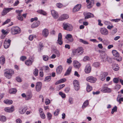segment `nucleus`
<instances>
[{
  "label": "nucleus",
  "mask_w": 123,
  "mask_h": 123,
  "mask_svg": "<svg viewBox=\"0 0 123 123\" xmlns=\"http://www.w3.org/2000/svg\"><path fill=\"white\" fill-rule=\"evenodd\" d=\"M71 67L69 68L67 70L65 74L64 75L65 76H67L69 75L71 71Z\"/></svg>",
  "instance_id": "36"
},
{
  "label": "nucleus",
  "mask_w": 123,
  "mask_h": 123,
  "mask_svg": "<svg viewBox=\"0 0 123 123\" xmlns=\"http://www.w3.org/2000/svg\"><path fill=\"white\" fill-rule=\"evenodd\" d=\"M59 94L63 98H64L66 97L65 94L62 93V92H60L59 93Z\"/></svg>",
  "instance_id": "55"
},
{
  "label": "nucleus",
  "mask_w": 123,
  "mask_h": 123,
  "mask_svg": "<svg viewBox=\"0 0 123 123\" xmlns=\"http://www.w3.org/2000/svg\"><path fill=\"white\" fill-rule=\"evenodd\" d=\"M94 1L93 0H91L87 3V4L91 6H93L94 5Z\"/></svg>",
  "instance_id": "45"
},
{
  "label": "nucleus",
  "mask_w": 123,
  "mask_h": 123,
  "mask_svg": "<svg viewBox=\"0 0 123 123\" xmlns=\"http://www.w3.org/2000/svg\"><path fill=\"white\" fill-rule=\"evenodd\" d=\"M13 9L12 8H4L3 11L1 12V14L2 15H6L9 12Z\"/></svg>",
  "instance_id": "10"
},
{
  "label": "nucleus",
  "mask_w": 123,
  "mask_h": 123,
  "mask_svg": "<svg viewBox=\"0 0 123 123\" xmlns=\"http://www.w3.org/2000/svg\"><path fill=\"white\" fill-rule=\"evenodd\" d=\"M63 26L64 30H67L68 31H72L73 28V27L72 25L68 23H64L63 24Z\"/></svg>",
  "instance_id": "4"
},
{
  "label": "nucleus",
  "mask_w": 123,
  "mask_h": 123,
  "mask_svg": "<svg viewBox=\"0 0 123 123\" xmlns=\"http://www.w3.org/2000/svg\"><path fill=\"white\" fill-rule=\"evenodd\" d=\"M91 67L89 64L87 65L85 69V73L87 74L89 73L91 71Z\"/></svg>",
  "instance_id": "14"
},
{
  "label": "nucleus",
  "mask_w": 123,
  "mask_h": 123,
  "mask_svg": "<svg viewBox=\"0 0 123 123\" xmlns=\"http://www.w3.org/2000/svg\"><path fill=\"white\" fill-rule=\"evenodd\" d=\"M22 11L23 10H16V12L18 14L17 16H21V13Z\"/></svg>",
  "instance_id": "41"
},
{
  "label": "nucleus",
  "mask_w": 123,
  "mask_h": 123,
  "mask_svg": "<svg viewBox=\"0 0 123 123\" xmlns=\"http://www.w3.org/2000/svg\"><path fill=\"white\" fill-rule=\"evenodd\" d=\"M11 40L10 39H6L4 41V46L5 49L8 48L10 44Z\"/></svg>",
  "instance_id": "7"
},
{
  "label": "nucleus",
  "mask_w": 123,
  "mask_h": 123,
  "mask_svg": "<svg viewBox=\"0 0 123 123\" xmlns=\"http://www.w3.org/2000/svg\"><path fill=\"white\" fill-rule=\"evenodd\" d=\"M118 97L117 98V100L120 103H121V101H123V98L122 97L120 98H119V99H118Z\"/></svg>",
  "instance_id": "60"
},
{
  "label": "nucleus",
  "mask_w": 123,
  "mask_h": 123,
  "mask_svg": "<svg viewBox=\"0 0 123 123\" xmlns=\"http://www.w3.org/2000/svg\"><path fill=\"white\" fill-rule=\"evenodd\" d=\"M20 28L18 27H12L11 29V32L12 35H15L21 32Z\"/></svg>",
  "instance_id": "2"
},
{
  "label": "nucleus",
  "mask_w": 123,
  "mask_h": 123,
  "mask_svg": "<svg viewBox=\"0 0 123 123\" xmlns=\"http://www.w3.org/2000/svg\"><path fill=\"white\" fill-rule=\"evenodd\" d=\"M32 97V94L31 92H29L27 93L25 99L26 100H28L30 99Z\"/></svg>",
  "instance_id": "25"
},
{
  "label": "nucleus",
  "mask_w": 123,
  "mask_h": 123,
  "mask_svg": "<svg viewBox=\"0 0 123 123\" xmlns=\"http://www.w3.org/2000/svg\"><path fill=\"white\" fill-rule=\"evenodd\" d=\"M112 68L115 71H117L119 70V67L118 64H115L113 65L112 67Z\"/></svg>",
  "instance_id": "29"
},
{
  "label": "nucleus",
  "mask_w": 123,
  "mask_h": 123,
  "mask_svg": "<svg viewBox=\"0 0 123 123\" xmlns=\"http://www.w3.org/2000/svg\"><path fill=\"white\" fill-rule=\"evenodd\" d=\"M6 120V118L4 116H2L0 117V121L4 122Z\"/></svg>",
  "instance_id": "39"
},
{
  "label": "nucleus",
  "mask_w": 123,
  "mask_h": 123,
  "mask_svg": "<svg viewBox=\"0 0 123 123\" xmlns=\"http://www.w3.org/2000/svg\"><path fill=\"white\" fill-rule=\"evenodd\" d=\"M112 52L113 55L115 57L119 56V53L116 50H113Z\"/></svg>",
  "instance_id": "31"
},
{
  "label": "nucleus",
  "mask_w": 123,
  "mask_h": 123,
  "mask_svg": "<svg viewBox=\"0 0 123 123\" xmlns=\"http://www.w3.org/2000/svg\"><path fill=\"white\" fill-rule=\"evenodd\" d=\"M92 89V86L90 85H88L86 88V91L88 92H89L91 91Z\"/></svg>",
  "instance_id": "37"
},
{
  "label": "nucleus",
  "mask_w": 123,
  "mask_h": 123,
  "mask_svg": "<svg viewBox=\"0 0 123 123\" xmlns=\"http://www.w3.org/2000/svg\"><path fill=\"white\" fill-rule=\"evenodd\" d=\"M62 69L61 66L60 65L56 69V73L59 74H60L62 72Z\"/></svg>",
  "instance_id": "22"
},
{
  "label": "nucleus",
  "mask_w": 123,
  "mask_h": 123,
  "mask_svg": "<svg viewBox=\"0 0 123 123\" xmlns=\"http://www.w3.org/2000/svg\"><path fill=\"white\" fill-rule=\"evenodd\" d=\"M14 74L13 71L11 69H7L4 73L5 77L8 79H10L11 78L12 75Z\"/></svg>",
  "instance_id": "3"
},
{
  "label": "nucleus",
  "mask_w": 123,
  "mask_h": 123,
  "mask_svg": "<svg viewBox=\"0 0 123 123\" xmlns=\"http://www.w3.org/2000/svg\"><path fill=\"white\" fill-rule=\"evenodd\" d=\"M36 37V36L35 35H31L29 36V38L30 40L31 41L34 38H35Z\"/></svg>",
  "instance_id": "43"
},
{
  "label": "nucleus",
  "mask_w": 123,
  "mask_h": 123,
  "mask_svg": "<svg viewBox=\"0 0 123 123\" xmlns=\"http://www.w3.org/2000/svg\"><path fill=\"white\" fill-rule=\"evenodd\" d=\"M40 24V22L38 21H36L34 22L31 25L32 28H33L38 26Z\"/></svg>",
  "instance_id": "20"
},
{
  "label": "nucleus",
  "mask_w": 123,
  "mask_h": 123,
  "mask_svg": "<svg viewBox=\"0 0 123 123\" xmlns=\"http://www.w3.org/2000/svg\"><path fill=\"white\" fill-rule=\"evenodd\" d=\"M83 14L85 16V19H88L94 17L93 14L89 12H85Z\"/></svg>",
  "instance_id": "6"
},
{
  "label": "nucleus",
  "mask_w": 123,
  "mask_h": 123,
  "mask_svg": "<svg viewBox=\"0 0 123 123\" xmlns=\"http://www.w3.org/2000/svg\"><path fill=\"white\" fill-rule=\"evenodd\" d=\"M73 64L74 67L76 68H79L81 66V64L77 61H74L73 62Z\"/></svg>",
  "instance_id": "11"
},
{
  "label": "nucleus",
  "mask_w": 123,
  "mask_h": 123,
  "mask_svg": "<svg viewBox=\"0 0 123 123\" xmlns=\"http://www.w3.org/2000/svg\"><path fill=\"white\" fill-rule=\"evenodd\" d=\"M81 6L80 4H78L76 5L73 8V12H75L79 11L80 9Z\"/></svg>",
  "instance_id": "16"
},
{
  "label": "nucleus",
  "mask_w": 123,
  "mask_h": 123,
  "mask_svg": "<svg viewBox=\"0 0 123 123\" xmlns=\"http://www.w3.org/2000/svg\"><path fill=\"white\" fill-rule=\"evenodd\" d=\"M101 56L103 62H105L107 61H108V57L106 54L101 55Z\"/></svg>",
  "instance_id": "24"
},
{
  "label": "nucleus",
  "mask_w": 123,
  "mask_h": 123,
  "mask_svg": "<svg viewBox=\"0 0 123 123\" xmlns=\"http://www.w3.org/2000/svg\"><path fill=\"white\" fill-rule=\"evenodd\" d=\"M66 80V79L65 78L62 79L60 80L57 81L55 83V85H57L63 83L65 82Z\"/></svg>",
  "instance_id": "27"
},
{
  "label": "nucleus",
  "mask_w": 123,
  "mask_h": 123,
  "mask_svg": "<svg viewBox=\"0 0 123 123\" xmlns=\"http://www.w3.org/2000/svg\"><path fill=\"white\" fill-rule=\"evenodd\" d=\"M93 66L96 67H98L100 66V63L99 62H95L93 64Z\"/></svg>",
  "instance_id": "46"
},
{
  "label": "nucleus",
  "mask_w": 123,
  "mask_h": 123,
  "mask_svg": "<svg viewBox=\"0 0 123 123\" xmlns=\"http://www.w3.org/2000/svg\"><path fill=\"white\" fill-rule=\"evenodd\" d=\"M51 14L53 18L55 19L57 18L59 15L57 12L54 10H52L51 11Z\"/></svg>",
  "instance_id": "15"
},
{
  "label": "nucleus",
  "mask_w": 123,
  "mask_h": 123,
  "mask_svg": "<svg viewBox=\"0 0 123 123\" xmlns=\"http://www.w3.org/2000/svg\"><path fill=\"white\" fill-rule=\"evenodd\" d=\"M42 34L43 37H47L49 34L48 30L46 29H44L42 31Z\"/></svg>",
  "instance_id": "21"
},
{
  "label": "nucleus",
  "mask_w": 123,
  "mask_h": 123,
  "mask_svg": "<svg viewBox=\"0 0 123 123\" xmlns=\"http://www.w3.org/2000/svg\"><path fill=\"white\" fill-rule=\"evenodd\" d=\"M50 100L48 98L46 99L45 101V104L46 105L49 104L50 103Z\"/></svg>",
  "instance_id": "62"
},
{
  "label": "nucleus",
  "mask_w": 123,
  "mask_h": 123,
  "mask_svg": "<svg viewBox=\"0 0 123 123\" xmlns=\"http://www.w3.org/2000/svg\"><path fill=\"white\" fill-rule=\"evenodd\" d=\"M38 71L37 69L35 68V70L33 72V74L35 76H37Z\"/></svg>",
  "instance_id": "47"
},
{
  "label": "nucleus",
  "mask_w": 123,
  "mask_h": 123,
  "mask_svg": "<svg viewBox=\"0 0 123 123\" xmlns=\"http://www.w3.org/2000/svg\"><path fill=\"white\" fill-rule=\"evenodd\" d=\"M68 102L70 104H73L74 102L73 98L71 97H69L68 99Z\"/></svg>",
  "instance_id": "40"
},
{
  "label": "nucleus",
  "mask_w": 123,
  "mask_h": 123,
  "mask_svg": "<svg viewBox=\"0 0 123 123\" xmlns=\"http://www.w3.org/2000/svg\"><path fill=\"white\" fill-rule=\"evenodd\" d=\"M37 12L40 14H43L44 15H46L47 14L45 12L42 10H38L37 11Z\"/></svg>",
  "instance_id": "32"
},
{
  "label": "nucleus",
  "mask_w": 123,
  "mask_h": 123,
  "mask_svg": "<svg viewBox=\"0 0 123 123\" xmlns=\"http://www.w3.org/2000/svg\"><path fill=\"white\" fill-rule=\"evenodd\" d=\"M80 42L82 43L85 44H89V43L86 41L82 39H79Z\"/></svg>",
  "instance_id": "38"
},
{
  "label": "nucleus",
  "mask_w": 123,
  "mask_h": 123,
  "mask_svg": "<svg viewBox=\"0 0 123 123\" xmlns=\"http://www.w3.org/2000/svg\"><path fill=\"white\" fill-rule=\"evenodd\" d=\"M33 61L31 59L28 60L25 62V64L28 66L31 65Z\"/></svg>",
  "instance_id": "28"
},
{
  "label": "nucleus",
  "mask_w": 123,
  "mask_h": 123,
  "mask_svg": "<svg viewBox=\"0 0 123 123\" xmlns=\"http://www.w3.org/2000/svg\"><path fill=\"white\" fill-rule=\"evenodd\" d=\"M57 42L60 45H62L63 43L62 38V35L61 33H59L58 34Z\"/></svg>",
  "instance_id": "12"
},
{
  "label": "nucleus",
  "mask_w": 123,
  "mask_h": 123,
  "mask_svg": "<svg viewBox=\"0 0 123 123\" xmlns=\"http://www.w3.org/2000/svg\"><path fill=\"white\" fill-rule=\"evenodd\" d=\"M43 60L45 61H48L49 59V57L47 55H43Z\"/></svg>",
  "instance_id": "42"
},
{
  "label": "nucleus",
  "mask_w": 123,
  "mask_h": 123,
  "mask_svg": "<svg viewBox=\"0 0 123 123\" xmlns=\"http://www.w3.org/2000/svg\"><path fill=\"white\" fill-rule=\"evenodd\" d=\"M4 110L6 112H11L14 111V107L12 106L10 107H6L5 108Z\"/></svg>",
  "instance_id": "17"
},
{
  "label": "nucleus",
  "mask_w": 123,
  "mask_h": 123,
  "mask_svg": "<svg viewBox=\"0 0 123 123\" xmlns=\"http://www.w3.org/2000/svg\"><path fill=\"white\" fill-rule=\"evenodd\" d=\"M51 78L50 76H47L45 78V81L47 82L51 80Z\"/></svg>",
  "instance_id": "50"
},
{
  "label": "nucleus",
  "mask_w": 123,
  "mask_h": 123,
  "mask_svg": "<svg viewBox=\"0 0 123 123\" xmlns=\"http://www.w3.org/2000/svg\"><path fill=\"white\" fill-rule=\"evenodd\" d=\"M108 75V73L106 72H104L101 74L100 75L101 80L103 81L105 79V77Z\"/></svg>",
  "instance_id": "19"
},
{
  "label": "nucleus",
  "mask_w": 123,
  "mask_h": 123,
  "mask_svg": "<svg viewBox=\"0 0 123 123\" xmlns=\"http://www.w3.org/2000/svg\"><path fill=\"white\" fill-rule=\"evenodd\" d=\"M40 117L44 119L45 118V116L44 113H41L40 114Z\"/></svg>",
  "instance_id": "56"
},
{
  "label": "nucleus",
  "mask_w": 123,
  "mask_h": 123,
  "mask_svg": "<svg viewBox=\"0 0 123 123\" xmlns=\"http://www.w3.org/2000/svg\"><path fill=\"white\" fill-rule=\"evenodd\" d=\"M47 115L48 119L49 120L51 119L52 116V114L48 112L47 113Z\"/></svg>",
  "instance_id": "53"
},
{
  "label": "nucleus",
  "mask_w": 123,
  "mask_h": 123,
  "mask_svg": "<svg viewBox=\"0 0 123 123\" xmlns=\"http://www.w3.org/2000/svg\"><path fill=\"white\" fill-rule=\"evenodd\" d=\"M17 90L15 88H12L10 89L9 91V92L11 94H15L17 92Z\"/></svg>",
  "instance_id": "33"
},
{
  "label": "nucleus",
  "mask_w": 123,
  "mask_h": 123,
  "mask_svg": "<svg viewBox=\"0 0 123 123\" xmlns=\"http://www.w3.org/2000/svg\"><path fill=\"white\" fill-rule=\"evenodd\" d=\"M73 83L74 85H79V81L76 80H75L73 81Z\"/></svg>",
  "instance_id": "64"
},
{
  "label": "nucleus",
  "mask_w": 123,
  "mask_h": 123,
  "mask_svg": "<svg viewBox=\"0 0 123 123\" xmlns=\"http://www.w3.org/2000/svg\"><path fill=\"white\" fill-rule=\"evenodd\" d=\"M100 31L101 33L103 35H107L108 34V31L105 28H101L100 29Z\"/></svg>",
  "instance_id": "8"
},
{
  "label": "nucleus",
  "mask_w": 123,
  "mask_h": 123,
  "mask_svg": "<svg viewBox=\"0 0 123 123\" xmlns=\"http://www.w3.org/2000/svg\"><path fill=\"white\" fill-rule=\"evenodd\" d=\"M71 59L72 58L71 57H70L68 59L67 61V62L68 64L71 63L72 62Z\"/></svg>",
  "instance_id": "57"
},
{
  "label": "nucleus",
  "mask_w": 123,
  "mask_h": 123,
  "mask_svg": "<svg viewBox=\"0 0 123 123\" xmlns=\"http://www.w3.org/2000/svg\"><path fill=\"white\" fill-rule=\"evenodd\" d=\"M1 32L4 35H6L7 34L9 33L8 31L5 30L3 29H2L1 30Z\"/></svg>",
  "instance_id": "44"
},
{
  "label": "nucleus",
  "mask_w": 123,
  "mask_h": 123,
  "mask_svg": "<svg viewBox=\"0 0 123 123\" xmlns=\"http://www.w3.org/2000/svg\"><path fill=\"white\" fill-rule=\"evenodd\" d=\"M101 90L103 92H111V89L107 87H103Z\"/></svg>",
  "instance_id": "18"
},
{
  "label": "nucleus",
  "mask_w": 123,
  "mask_h": 123,
  "mask_svg": "<svg viewBox=\"0 0 123 123\" xmlns=\"http://www.w3.org/2000/svg\"><path fill=\"white\" fill-rule=\"evenodd\" d=\"M5 59L4 55L1 56L0 58V63L1 64L3 65L5 62Z\"/></svg>",
  "instance_id": "26"
},
{
  "label": "nucleus",
  "mask_w": 123,
  "mask_h": 123,
  "mask_svg": "<svg viewBox=\"0 0 123 123\" xmlns=\"http://www.w3.org/2000/svg\"><path fill=\"white\" fill-rule=\"evenodd\" d=\"M26 59V57L25 56H22L20 57V59L22 61H24Z\"/></svg>",
  "instance_id": "61"
},
{
  "label": "nucleus",
  "mask_w": 123,
  "mask_h": 123,
  "mask_svg": "<svg viewBox=\"0 0 123 123\" xmlns=\"http://www.w3.org/2000/svg\"><path fill=\"white\" fill-rule=\"evenodd\" d=\"M117 110V107L116 106H115L112 109L111 113L112 114H113L114 112H116Z\"/></svg>",
  "instance_id": "48"
},
{
  "label": "nucleus",
  "mask_w": 123,
  "mask_h": 123,
  "mask_svg": "<svg viewBox=\"0 0 123 123\" xmlns=\"http://www.w3.org/2000/svg\"><path fill=\"white\" fill-rule=\"evenodd\" d=\"M65 85H58L57 87V90H60Z\"/></svg>",
  "instance_id": "52"
},
{
  "label": "nucleus",
  "mask_w": 123,
  "mask_h": 123,
  "mask_svg": "<svg viewBox=\"0 0 123 123\" xmlns=\"http://www.w3.org/2000/svg\"><path fill=\"white\" fill-rule=\"evenodd\" d=\"M119 79L118 78H114L113 79V81L114 82L117 84L119 81Z\"/></svg>",
  "instance_id": "49"
},
{
  "label": "nucleus",
  "mask_w": 123,
  "mask_h": 123,
  "mask_svg": "<svg viewBox=\"0 0 123 123\" xmlns=\"http://www.w3.org/2000/svg\"><path fill=\"white\" fill-rule=\"evenodd\" d=\"M65 38L67 39L69 42H72L73 41L74 39L72 36L70 34H67L65 37Z\"/></svg>",
  "instance_id": "13"
},
{
  "label": "nucleus",
  "mask_w": 123,
  "mask_h": 123,
  "mask_svg": "<svg viewBox=\"0 0 123 123\" xmlns=\"http://www.w3.org/2000/svg\"><path fill=\"white\" fill-rule=\"evenodd\" d=\"M74 55L78 56L82 55L84 52V49L82 47L78 48L72 51Z\"/></svg>",
  "instance_id": "1"
},
{
  "label": "nucleus",
  "mask_w": 123,
  "mask_h": 123,
  "mask_svg": "<svg viewBox=\"0 0 123 123\" xmlns=\"http://www.w3.org/2000/svg\"><path fill=\"white\" fill-rule=\"evenodd\" d=\"M86 80L92 83H95L97 80V79L95 77L92 76H89L86 78Z\"/></svg>",
  "instance_id": "5"
},
{
  "label": "nucleus",
  "mask_w": 123,
  "mask_h": 123,
  "mask_svg": "<svg viewBox=\"0 0 123 123\" xmlns=\"http://www.w3.org/2000/svg\"><path fill=\"white\" fill-rule=\"evenodd\" d=\"M63 5L60 3H57L56 4V6L58 8H61L63 6Z\"/></svg>",
  "instance_id": "51"
},
{
  "label": "nucleus",
  "mask_w": 123,
  "mask_h": 123,
  "mask_svg": "<svg viewBox=\"0 0 123 123\" xmlns=\"http://www.w3.org/2000/svg\"><path fill=\"white\" fill-rule=\"evenodd\" d=\"M60 111V110L59 109H56L54 113V114L55 116H57L58 115L59 112Z\"/></svg>",
  "instance_id": "54"
},
{
  "label": "nucleus",
  "mask_w": 123,
  "mask_h": 123,
  "mask_svg": "<svg viewBox=\"0 0 123 123\" xmlns=\"http://www.w3.org/2000/svg\"><path fill=\"white\" fill-rule=\"evenodd\" d=\"M4 103L8 105L12 104L13 103V101L11 100L8 99L5 100H4Z\"/></svg>",
  "instance_id": "30"
},
{
  "label": "nucleus",
  "mask_w": 123,
  "mask_h": 123,
  "mask_svg": "<svg viewBox=\"0 0 123 123\" xmlns=\"http://www.w3.org/2000/svg\"><path fill=\"white\" fill-rule=\"evenodd\" d=\"M89 102L88 100H87L85 101L83 104L82 106V108H84L86 107L88 105Z\"/></svg>",
  "instance_id": "34"
},
{
  "label": "nucleus",
  "mask_w": 123,
  "mask_h": 123,
  "mask_svg": "<svg viewBox=\"0 0 123 123\" xmlns=\"http://www.w3.org/2000/svg\"><path fill=\"white\" fill-rule=\"evenodd\" d=\"M74 87L76 91H78L80 89V86L79 85H74Z\"/></svg>",
  "instance_id": "59"
},
{
  "label": "nucleus",
  "mask_w": 123,
  "mask_h": 123,
  "mask_svg": "<svg viewBox=\"0 0 123 123\" xmlns=\"http://www.w3.org/2000/svg\"><path fill=\"white\" fill-rule=\"evenodd\" d=\"M49 68L48 66H43V69L44 71H46L49 70Z\"/></svg>",
  "instance_id": "63"
},
{
  "label": "nucleus",
  "mask_w": 123,
  "mask_h": 123,
  "mask_svg": "<svg viewBox=\"0 0 123 123\" xmlns=\"http://www.w3.org/2000/svg\"><path fill=\"white\" fill-rule=\"evenodd\" d=\"M27 110V109L23 107H20L19 109V113L21 114H24Z\"/></svg>",
  "instance_id": "23"
},
{
  "label": "nucleus",
  "mask_w": 123,
  "mask_h": 123,
  "mask_svg": "<svg viewBox=\"0 0 123 123\" xmlns=\"http://www.w3.org/2000/svg\"><path fill=\"white\" fill-rule=\"evenodd\" d=\"M116 57V60L118 62H120L122 60V58L119 55V56Z\"/></svg>",
  "instance_id": "58"
},
{
  "label": "nucleus",
  "mask_w": 123,
  "mask_h": 123,
  "mask_svg": "<svg viewBox=\"0 0 123 123\" xmlns=\"http://www.w3.org/2000/svg\"><path fill=\"white\" fill-rule=\"evenodd\" d=\"M42 86L41 85H36L35 87L36 90L37 92L40 91L41 88Z\"/></svg>",
  "instance_id": "35"
},
{
  "label": "nucleus",
  "mask_w": 123,
  "mask_h": 123,
  "mask_svg": "<svg viewBox=\"0 0 123 123\" xmlns=\"http://www.w3.org/2000/svg\"><path fill=\"white\" fill-rule=\"evenodd\" d=\"M69 18V16L67 14H63L60 16L58 19V20L62 21L68 19Z\"/></svg>",
  "instance_id": "9"
}]
</instances>
